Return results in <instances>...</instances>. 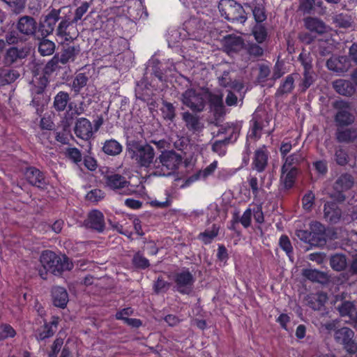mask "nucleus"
I'll use <instances>...</instances> for the list:
<instances>
[{
  "instance_id": "nucleus-13",
  "label": "nucleus",
  "mask_w": 357,
  "mask_h": 357,
  "mask_svg": "<svg viewBox=\"0 0 357 357\" xmlns=\"http://www.w3.org/2000/svg\"><path fill=\"white\" fill-rule=\"evenodd\" d=\"M270 120L269 116L266 112L255 113L251 120L250 137L259 139L263 131L267 134H271L272 130L266 129L269 126Z\"/></svg>"
},
{
  "instance_id": "nucleus-3",
  "label": "nucleus",
  "mask_w": 357,
  "mask_h": 357,
  "mask_svg": "<svg viewBox=\"0 0 357 357\" xmlns=\"http://www.w3.org/2000/svg\"><path fill=\"white\" fill-rule=\"evenodd\" d=\"M40 261L46 273L50 272L55 275L61 274L64 271L70 270L73 266L68 257L66 256L61 257L50 250H45L42 252Z\"/></svg>"
},
{
  "instance_id": "nucleus-28",
  "label": "nucleus",
  "mask_w": 357,
  "mask_h": 357,
  "mask_svg": "<svg viewBox=\"0 0 357 357\" xmlns=\"http://www.w3.org/2000/svg\"><path fill=\"white\" fill-rule=\"evenodd\" d=\"M333 86L337 93L346 96H352L356 90L354 84L345 79H337L333 82Z\"/></svg>"
},
{
  "instance_id": "nucleus-29",
  "label": "nucleus",
  "mask_w": 357,
  "mask_h": 357,
  "mask_svg": "<svg viewBox=\"0 0 357 357\" xmlns=\"http://www.w3.org/2000/svg\"><path fill=\"white\" fill-rule=\"evenodd\" d=\"M303 275L313 282L326 284L328 281V277L326 273L316 269H303Z\"/></svg>"
},
{
  "instance_id": "nucleus-42",
  "label": "nucleus",
  "mask_w": 357,
  "mask_h": 357,
  "mask_svg": "<svg viewBox=\"0 0 357 357\" xmlns=\"http://www.w3.org/2000/svg\"><path fill=\"white\" fill-rule=\"evenodd\" d=\"M61 61L59 58V54H54V56L45 64L43 68V73L45 75H50L53 73L63 68Z\"/></svg>"
},
{
  "instance_id": "nucleus-38",
  "label": "nucleus",
  "mask_w": 357,
  "mask_h": 357,
  "mask_svg": "<svg viewBox=\"0 0 357 357\" xmlns=\"http://www.w3.org/2000/svg\"><path fill=\"white\" fill-rule=\"evenodd\" d=\"M284 162L283 164V169H287V168H298V166L300 165L305 159L303 153L301 151H296L289 156H285Z\"/></svg>"
},
{
  "instance_id": "nucleus-11",
  "label": "nucleus",
  "mask_w": 357,
  "mask_h": 357,
  "mask_svg": "<svg viewBox=\"0 0 357 357\" xmlns=\"http://www.w3.org/2000/svg\"><path fill=\"white\" fill-rule=\"evenodd\" d=\"M354 333L348 327H343L335 331L334 337L337 342L342 344L350 354L357 352V343L354 340Z\"/></svg>"
},
{
  "instance_id": "nucleus-22",
  "label": "nucleus",
  "mask_w": 357,
  "mask_h": 357,
  "mask_svg": "<svg viewBox=\"0 0 357 357\" xmlns=\"http://www.w3.org/2000/svg\"><path fill=\"white\" fill-rule=\"evenodd\" d=\"M59 321L58 318L53 317V319L49 323H45L43 326L38 328L36 333V337L38 341L45 340L56 333Z\"/></svg>"
},
{
  "instance_id": "nucleus-64",
  "label": "nucleus",
  "mask_w": 357,
  "mask_h": 357,
  "mask_svg": "<svg viewBox=\"0 0 357 357\" xmlns=\"http://www.w3.org/2000/svg\"><path fill=\"white\" fill-rule=\"evenodd\" d=\"M209 101L212 106L216 110L221 109L223 107V98L222 94L210 93Z\"/></svg>"
},
{
  "instance_id": "nucleus-46",
  "label": "nucleus",
  "mask_w": 357,
  "mask_h": 357,
  "mask_svg": "<svg viewBox=\"0 0 357 357\" xmlns=\"http://www.w3.org/2000/svg\"><path fill=\"white\" fill-rule=\"evenodd\" d=\"M162 105L160 108L161 112L165 119L173 121L176 116V108L169 102L162 101Z\"/></svg>"
},
{
  "instance_id": "nucleus-54",
  "label": "nucleus",
  "mask_w": 357,
  "mask_h": 357,
  "mask_svg": "<svg viewBox=\"0 0 357 357\" xmlns=\"http://www.w3.org/2000/svg\"><path fill=\"white\" fill-rule=\"evenodd\" d=\"M334 158L337 165H346L349 162V155L346 150L339 146L335 149Z\"/></svg>"
},
{
  "instance_id": "nucleus-37",
  "label": "nucleus",
  "mask_w": 357,
  "mask_h": 357,
  "mask_svg": "<svg viewBox=\"0 0 357 357\" xmlns=\"http://www.w3.org/2000/svg\"><path fill=\"white\" fill-rule=\"evenodd\" d=\"M346 58L344 57H331L326 61V66L330 70L337 73H344L347 71L348 66L345 64Z\"/></svg>"
},
{
  "instance_id": "nucleus-40",
  "label": "nucleus",
  "mask_w": 357,
  "mask_h": 357,
  "mask_svg": "<svg viewBox=\"0 0 357 357\" xmlns=\"http://www.w3.org/2000/svg\"><path fill=\"white\" fill-rule=\"evenodd\" d=\"M357 137V132L354 129H337L336 139L340 143H349Z\"/></svg>"
},
{
  "instance_id": "nucleus-27",
  "label": "nucleus",
  "mask_w": 357,
  "mask_h": 357,
  "mask_svg": "<svg viewBox=\"0 0 357 357\" xmlns=\"http://www.w3.org/2000/svg\"><path fill=\"white\" fill-rule=\"evenodd\" d=\"M281 177L280 181L283 183L284 188L290 189L293 187L296 178L298 174V168H287L283 169V166L281 168Z\"/></svg>"
},
{
  "instance_id": "nucleus-47",
  "label": "nucleus",
  "mask_w": 357,
  "mask_h": 357,
  "mask_svg": "<svg viewBox=\"0 0 357 357\" xmlns=\"http://www.w3.org/2000/svg\"><path fill=\"white\" fill-rule=\"evenodd\" d=\"M88 80L89 79L84 73L77 74L72 82V90L78 94L81 89L86 85Z\"/></svg>"
},
{
  "instance_id": "nucleus-10",
  "label": "nucleus",
  "mask_w": 357,
  "mask_h": 357,
  "mask_svg": "<svg viewBox=\"0 0 357 357\" xmlns=\"http://www.w3.org/2000/svg\"><path fill=\"white\" fill-rule=\"evenodd\" d=\"M105 185L109 189L121 195H128L132 193L130 182L126 178L119 174L107 173L104 176Z\"/></svg>"
},
{
  "instance_id": "nucleus-50",
  "label": "nucleus",
  "mask_w": 357,
  "mask_h": 357,
  "mask_svg": "<svg viewBox=\"0 0 357 357\" xmlns=\"http://www.w3.org/2000/svg\"><path fill=\"white\" fill-rule=\"evenodd\" d=\"M303 78L300 84V86L301 87L302 91H305L314 83L315 80L314 70H303Z\"/></svg>"
},
{
  "instance_id": "nucleus-63",
  "label": "nucleus",
  "mask_w": 357,
  "mask_h": 357,
  "mask_svg": "<svg viewBox=\"0 0 357 357\" xmlns=\"http://www.w3.org/2000/svg\"><path fill=\"white\" fill-rule=\"evenodd\" d=\"M90 3L85 1L83 2L75 12L74 18L72 20V22L76 24L79 20L82 19V16L87 12Z\"/></svg>"
},
{
  "instance_id": "nucleus-7",
  "label": "nucleus",
  "mask_w": 357,
  "mask_h": 357,
  "mask_svg": "<svg viewBox=\"0 0 357 357\" xmlns=\"http://www.w3.org/2000/svg\"><path fill=\"white\" fill-rule=\"evenodd\" d=\"M61 9L51 8L47 13L42 15L38 23L39 35L47 37L56 31V25L61 20Z\"/></svg>"
},
{
  "instance_id": "nucleus-60",
  "label": "nucleus",
  "mask_w": 357,
  "mask_h": 357,
  "mask_svg": "<svg viewBox=\"0 0 357 357\" xmlns=\"http://www.w3.org/2000/svg\"><path fill=\"white\" fill-rule=\"evenodd\" d=\"M252 13L255 20H256L257 22L261 23L266 20V15L265 13V8L263 5H256L252 10Z\"/></svg>"
},
{
  "instance_id": "nucleus-32",
  "label": "nucleus",
  "mask_w": 357,
  "mask_h": 357,
  "mask_svg": "<svg viewBox=\"0 0 357 357\" xmlns=\"http://www.w3.org/2000/svg\"><path fill=\"white\" fill-rule=\"evenodd\" d=\"M20 77V73L14 69L0 67V86L14 82Z\"/></svg>"
},
{
  "instance_id": "nucleus-53",
  "label": "nucleus",
  "mask_w": 357,
  "mask_h": 357,
  "mask_svg": "<svg viewBox=\"0 0 357 357\" xmlns=\"http://www.w3.org/2000/svg\"><path fill=\"white\" fill-rule=\"evenodd\" d=\"M271 75V70L268 65L264 63L259 64V73L257 77V82L264 86Z\"/></svg>"
},
{
  "instance_id": "nucleus-17",
  "label": "nucleus",
  "mask_w": 357,
  "mask_h": 357,
  "mask_svg": "<svg viewBox=\"0 0 357 357\" xmlns=\"http://www.w3.org/2000/svg\"><path fill=\"white\" fill-rule=\"evenodd\" d=\"M29 53L27 47L18 48L16 47H11L8 48L3 57V62L6 66H12L19 60L24 59Z\"/></svg>"
},
{
  "instance_id": "nucleus-56",
  "label": "nucleus",
  "mask_w": 357,
  "mask_h": 357,
  "mask_svg": "<svg viewBox=\"0 0 357 357\" xmlns=\"http://www.w3.org/2000/svg\"><path fill=\"white\" fill-rule=\"evenodd\" d=\"M245 50L250 56L254 58L261 56L264 54V49L254 43H248L245 46Z\"/></svg>"
},
{
  "instance_id": "nucleus-61",
  "label": "nucleus",
  "mask_w": 357,
  "mask_h": 357,
  "mask_svg": "<svg viewBox=\"0 0 357 357\" xmlns=\"http://www.w3.org/2000/svg\"><path fill=\"white\" fill-rule=\"evenodd\" d=\"M170 287V283L165 281L162 277H158L153 285L154 291L156 294L167 291Z\"/></svg>"
},
{
  "instance_id": "nucleus-48",
  "label": "nucleus",
  "mask_w": 357,
  "mask_h": 357,
  "mask_svg": "<svg viewBox=\"0 0 357 357\" xmlns=\"http://www.w3.org/2000/svg\"><path fill=\"white\" fill-rule=\"evenodd\" d=\"M231 142V137H225L222 140H216L212 144L211 149L219 155L223 156L227 152V146Z\"/></svg>"
},
{
  "instance_id": "nucleus-19",
  "label": "nucleus",
  "mask_w": 357,
  "mask_h": 357,
  "mask_svg": "<svg viewBox=\"0 0 357 357\" xmlns=\"http://www.w3.org/2000/svg\"><path fill=\"white\" fill-rule=\"evenodd\" d=\"M86 105L84 101L79 102L78 104L70 102L68 104V110L66 112L63 118V123L69 126L72 124L73 120L77 116L82 115L85 112Z\"/></svg>"
},
{
  "instance_id": "nucleus-18",
  "label": "nucleus",
  "mask_w": 357,
  "mask_h": 357,
  "mask_svg": "<svg viewBox=\"0 0 357 357\" xmlns=\"http://www.w3.org/2000/svg\"><path fill=\"white\" fill-rule=\"evenodd\" d=\"M63 47L61 51L59 54V58L61 61L62 65H66L68 63L74 62L77 59V56L80 52L79 45H70L68 44L65 45L64 42H62Z\"/></svg>"
},
{
  "instance_id": "nucleus-25",
  "label": "nucleus",
  "mask_w": 357,
  "mask_h": 357,
  "mask_svg": "<svg viewBox=\"0 0 357 357\" xmlns=\"http://www.w3.org/2000/svg\"><path fill=\"white\" fill-rule=\"evenodd\" d=\"M52 296L55 306L64 308L68 302V294L66 289L61 287L52 288Z\"/></svg>"
},
{
  "instance_id": "nucleus-14",
  "label": "nucleus",
  "mask_w": 357,
  "mask_h": 357,
  "mask_svg": "<svg viewBox=\"0 0 357 357\" xmlns=\"http://www.w3.org/2000/svg\"><path fill=\"white\" fill-rule=\"evenodd\" d=\"M24 175L29 184L38 188L44 189L48 183L44 173L34 167H27Z\"/></svg>"
},
{
  "instance_id": "nucleus-52",
  "label": "nucleus",
  "mask_w": 357,
  "mask_h": 357,
  "mask_svg": "<svg viewBox=\"0 0 357 357\" xmlns=\"http://www.w3.org/2000/svg\"><path fill=\"white\" fill-rule=\"evenodd\" d=\"M5 40L6 43L8 45H17L20 43L26 41V38H24L17 31L15 30L8 31L5 35Z\"/></svg>"
},
{
  "instance_id": "nucleus-39",
  "label": "nucleus",
  "mask_w": 357,
  "mask_h": 357,
  "mask_svg": "<svg viewBox=\"0 0 357 357\" xmlns=\"http://www.w3.org/2000/svg\"><path fill=\"white\" fill-rule=\"evenodd\" d=\"M218 162L213 161L212 163H211L208 166H207L206 168H204L202 170H199L195 174L190 176L188 181L190 182H194L195 181L199 180V179H206L209 176L212 175L213 172H215V169L217 168Z\"/></svg>"
},
{
  "instance_id": "nucleus-36",
  "label": "nucleus",
  "mask_w": 357,
  "mask_h": 357,
  "mask_svg": "<svg viewBox=\"0 0 357 357\" xmlns=\"http://www.w3.org/2000/svg\"><path fill=\"white\" fill-rule=\"evenodd\" d=\"M294 76L297 77L298 74H291L286 77L285 79L280 84L276 91L275 95L277 96H282L284 94L291 93L294 89Z\"/></svg>"
},
{
  "instance_id": "nucleus-45",
  "label": "nucleus",
  "mask_w": 357,
  "mask_h": 357,
  "mask_svg": "<svg viewBox=\"0 0 357 357\" xmlns=\"http://www.w3.org/2000/svg\"><path fill=\"white\" fill-rule=\"evenodd\" d=\"M220 227L217 225H213L211 229H207L199 235V238L204 242V244H209L213 239L215 238L219 233Z\"/></svg>"
},
{
  "instance_id": "nucleus-16",
  "label": "nucleus",
  "mask_w": 357,
  "mask_h": 357,
  "mask_svg": "<svg viewBox=\"0 0 357 357\" xmlns=\"http://www.w3.org/2000/svg\"><path fill=\"white\" fill-rule=\"evenodd\" d=\"M268 151L265 146L259 148L255 151L252 167L257 172H263L268 165Z\"/></svg>"
},
{
  "instance_id": "nucleus-49",
  "label": "nucleus",
  "mask_w": 357,
  "mask_h": 357,
  "mask_svg": "<svg viewBox=\"0 0 357 357\" xmlns=\"http://www.w3.org/2000/svg\"><path fill=\"white\" fill-rule=\"evenodd\" d=\"M298 61L301 63L303 68V70L313 69V58L310 52L303 50L298 56Z\"/></svg>"
},
{
  "instance_id": "nucleus-24",
  "label": "nucleus",
  "mask_w": 357,
  "mask_h": 357,
  "mask_svg": "<svg viewBox=\"0 0 357 357\" xmlns=\"http://www.w3.org/2000/svg\"><path fill=\"white\" fill-rule=\"evenodd\" d=\"M342 215V211L336 203L327 202L324 206V218L331 223L337 222Z\"/></svg>"
},
{
  "instance_id": "nucleus-57",
  "label": "nucleus",
  "mask_w": 357,
  "mask_h": 357,
  "mask_svg": "<svg viewBox=\"0 0 357 357\" xmlns=\"http://www.w3.org/2000/svg\"><path fill=\"white\" fill-rule=\"evenodd\" d=\"M66 156L75 164L82 161V157L79 150L75 147L67 148L66 150Z\"/></svg>"
},
{
  "instance_id": "nucleus-26",
  "label": "nucleus",
  "mask_w": 357,
  "mask_h": 357,
  "mask_svg": "<svg viewBox=\"0 0 357 357\" xmlns=\"http://www.w3.org/2000/svg\"><path fill=\"white\" fill-rule=\"evenodd\" d=\"M304 24L307 29L319 35L326 32V26L321 20L308 17L304 19Z\"/></svg>"
},
{
  "instance_id": "nucleus-51",
  "label": "nucleus",
  "mask_w": 357,
  "mask_h": 357,
  "mask_svg": "<svg viewBox=\"0 0 357 357\" xmlns=\"http://www.w3.org/2000/svg\"><path fill=\"white\" fill-rule=\"evenodd\" d=\"M132 263L135 267L139 269H146L150 266L149 259L144 257L140 252L134 255Z\"/></svg>"
},
{
  "instance_id": "nucleus-33",
  "label": "nucleus",
  "mask_w": 357,
  "mask_h": 357,
  "mask_svg": "<svg viewBox=\"0 0 357 357\" xmlns=\"http://www.w3.org/2000/svg\"><path fill=\"white\" fill-rule=\"evenodd\" d=\"M70 95L66 91H61L54 98L53 107L58 112H63L68 107Z\"/></svg>"
},
{
  "instance_id": "nucleus-35",
  "label": "nucleus",
  "mask_w": 357,
  "mask_h": 357,
  "mask_svg": "<svg viewBox=\"0 0 357 357\" xmlns=\"http://www.w3.org/2000/svg\"><path fill=\"white\" fill-rule=\"evenodd\" d=\"M243 40L240 36H228L225 38L224 45L228 52H238L243 48Z\"/></svg>"
},
{
  "instance_id": "nucleus-41",
  "label": "nucleus",
  "mask_w": 357,
  "mask_h": 357,
  "mask_svg": "<svg viewBox=\"0 0 357 357\" xmlns=\"http://www.w3.org/2000/svg\"><path fill=\"white\" fill-rule=\"evenodd\" d=\"M331 268L336 271H341L346 268L347 260L346 256L342 254H336L331 256L330 259Z\"/></svg>"
},
{
  "instance_id": "nucleus-34",
  "label": "nucleus",
  "mask_w": 357,
  "mask_h": 357,
  "mask_svg": "<svg viewBox=\"0 0 357 357\" xmlns=\"http://www.w3.org/2000/svg\"><path fill=\"white\" fill-rule=\"evenodd\" d=\"M102 150L106 155L116 156L122 152L123 146L116 139H111L104 142Z\"/></svg>"
},
{
  "instance_id": "nucleus-55",
  "label": "nucleus",
  "mask_w": 357,
  "mask_h": 357,
  "mask_svg": "<svg viewBox=\"0 0 357 357\" xmlns=\"http://www.w3.org/2000/svg\"><path fill=\"white\" fill-rule=\"evenodd\" d=\"M252 33L255 40L259 43H263L267 37V31L263 24H258L255 25L252 30Z\"/></svg>"
},
{
  "instance_id": "nucleus-31",
  "label": "nucleus",
  "mask_w": 357,
  "mask_h": 357,
  "mask_svg": "<svg viewBox=\"0 0 357 357\" xmlns=\"http://www.w3.org/2000/svg\"><path fill=\"white\" fill-rule=\"evenodd\" d=\"M36 39L39 40L38 51L41 56H50L54 52L56 45L53 41L43 36H39Z\"/></svg>"
},
{
  "instance_id": "nucleus-62",
  "label": "nucleus",
  "mask_w": 357,
  "mask_h": 357,
  "mask_svg": "<svg viewBox=\"0 0 357 357\" xmlns=\"http://www.w3.org/2000/svg\"><path fill=\"white\" fill-rule=\"evenodd\" d=\"M16 333L14 328L8 324L0 325V339L4 340L8 337H13Z\"/></svg>"
},
{
  "instance_id": "nucleus-15",
  "label": "nucleus",
  "mask_w": 357,
  "mask_h": 357,
  "mask_svg": "<svg viewBox=\"0 0 357 357\" xmlns=\"http://www.w3.org/2000/svg\"><path fill=\"white\" fill-rule=\"evenodd\" d=\"M86 227L99 233L102 232L105 228V217L102 213L98 210L91 211L86 220Z\"/></svg>"
},
{
  "instance_id": "nucleus-44",
  "label": "nucleus",
  "mask_w": 357,
  "mask_h": 357,
  "mask_svg": "<svg viewBox=\"0 0 357 357\" xmlns=\"http://www.w3.org/2000/svg\"><path fill=\"white\" fill-rule=\"evenodd\" d=\"M240 129L239 128L234 124H227L224 126H221L217 132L216 135L218 136L222 134H229V136L228 137H231V142L236 141L238 135H239Z\"/></svg>"
},
{
  "instance_id": "nucleus-6",
  "label": "nucleus",
  "mask_w": 357,
  "mask_h": 357,
  "mask_svg": "<svg viewBox=\"0 0 357 357\" xmlns=\"http://www.w3.org/2000/svg\"><path fill=\"white\" fill-rule=\"evenodd\" d=\"M181 100L193 112H202L206 106V95L200 90L187 89L182 93Z\"/></svg>"
},
{
  "instance_id": "nucleus-1",
  "label": "nucleus",
  "mask_w": 357,
  "mask_h": 357,
  "mask_svg": "<svg viewBox=\"0 0 357 357\" xmlns=\"http://www.w3.org/2000/svg\"><path fill=\"white\" fill-rule=\"evenodd\" d=\"M126 151L128 157L139 168L151 170L155 160L153 147L149 144L131 137L126 140Z\"/></svg>"
},
{
  "instance_id": "nucleus-4",
  "label": "nucleus",
  "mask_w": 357,
  "mask_h": 357,
  "mask_svg": "<svg viewBox=\"0 0 357 357\" xmlns=\"http://www.w3.org/2000/svg\"><path fill=\"white\" fill-rule=\"evenodd\" d=\"M169 278L174 284V291L183 295H189L192 292L195 279L188 268H183L172 273Z\"/></svg>"
},
{
  "instance_id": "nucleus-12",
  "label": "nucleus",
  "mask_w": 357,
  "mask_h": 357,
  "mask_svg": "<svg viewBox=\"0 0 357 357\" xmlns=\"http://www.w3.org/2000/svg\"><path fill=\"white\" fill-rule=\"evenodd\" d=\"M354 183V180L351 174L348 173L341 174L337 177L333 185V188L335 192L331 194V197L335 199L339 202L344 201L345 196L342 192L351 188Z\"/></svg>"
},
{
  "instance_id": "nucleus-30",
  "label": "nucleus",
  "mask_w": 357,
  "mask_h": 357,
  "mask_svg": "<svg viewBox=\"0 0 357 357\" xmlns=\"http://www.w3.org/2000/svg\"><path fill=\"white\" fill-rule=\"evenodd\" d=\"M229 70H225L218 77L219 85L225 88H231L237 91H240L243 88L241 83L236 80L232 81Z\"/></svg>"
},
{
  "instance_id": "nucleus-58",
  "label": "nucleus",
  "mask_w": 357,
  "mask_h": 357,
  "mask_svg": "<svg viewBox=\"0 0 357 357\" xmlns=\"http://www.w3.org/2000/svg\"><path fill=\"white\" fill-rule=\"evenodd\" d=\"M325 231L311 233V245L312 246H323L326 244Z\"/></svg>"
},
{
  "instance_id": "nucleus-43",
  "label": "nucleus",
  "mask_w": 357,
  "mask_h": 357,
  "mask_svg": "<svg viewBox=\"0 0 357 357\" xmlns=\"http://www.w3.org/2000/svg\"><path fill=\"white\" fill-rule=\"evenodd\" d=\"M153 93L143 82L138 83L135 88V96L137 99L147 102L151 99Z\"/></svg>"
},
{
  "instance_id": "nucleus-23",
  "label": "nucleus",
  "mask_w": 357,
  "mask_h": 357,
  "mask_svg": "<svg viewBox=\"0 0 357 357\" xmlns=\"http://www.w3.org/2000/svg\"><path fill=\"white\" fill-rule=\"evenodd\" d=\"M73 24L72 20L70 21L69 19L66 17H61V21L59 22L58 26L56 29V35L59 38H61L63 40V42H72L75 38V36H73L70 31H68L69 26Z\"/></svg>"
},
{
  "instance_id": "nucleus-5",
  "label": "nucleus",
  "mask_w": 357,
  "mask_h": 357,
  "mask_svg": "<svg viewBox=\"0 0 357 357\" xmlns=\"http://www.w3.org/2000/svg\"><path fill=\"white\" fill-rule=\"evenodd\" d=\"M218 9L221 15L229 21L243 23L247 19L243 6L234 0H220Z\"/></svg>"
},
{
  "instance_id": "nucleus-59",
  "label": "nucleus",
  "mask_w": 357,
  "mask_h": 357,
  "mask_svg": "<svg viewBox=\"0 0 357 357\" xmlns=\"http://www.w3.org/2000/svg\"><path fill=\"white\" fill-rule=\"evenodd\" d=\"M43 91L44 88L40 87L36 89L33 92V96L31 101V105L36 107V110H39V107L43 105Z\"/></svg>"
},
{
  "instance_id": "nucleus-20",
  "label": "nucleus",
  "mask_w": 357,
  "mask_h": 357,
  "mask_svg": "<svg viewBox=\"0 0 357 357\" xmlns=\"http://www.w3.org/2000/svg\"><path fill=\"white\" fill-rule=\"evenodd\" d=\"M75 133L79 138L89 139L93 135L92 125L89 120L86 118L77 119L75 127Z\"/></svg>"
},
{
  "instance_id": "nucleus-2",
  "label": "nucleus",
  "mask_w": 357,
  "mask_h": 357,
  "mask_svg": "<svg viewBox=\"0 0 357 357\" xmlns=\"http://www.w3.org/2000/svg\"><path fill=\"white\" fill-rule=\"evenodd\" d=\"M181 162V156L174 151H162L155 158L151 174L157 176H170L178 168Z\"/></svg>"
},
{
  "instance_id": "nucleus-21",
  "label": "nucleus",
  "mask_w": 357,
  "mask_h": 357,
  "mask_svg": "<svg viewBox=\"0 0 357 357\" xmlns=\"http://www.w3.org/2000/svg\"><path fill=\"white\" fill-rule=\"evenodd\" d=\"M181 117L189 131L197 132L202 130L204 124L199 116L187 111L181 114Z\"/></svg>"
},
{
  "instance_id": "nucleus-9",
  "label": "nucleus",
  "mask_w": 357,
  "mask_h": 357,
  "mask_svg": "<svg viewBox=\"0 0 357 357\" xmlns=\"http://www.w3.org/2000/svg\"><path fill=\"white\" fill-rule=\"evenodd\" d=\"M333 106L336 110L335 122L337 126H346L354 122L355 117L351 112L349 102L344 100H336Z\"/></svg>"
},
{
  "instance_id": "nucleus-8",
  "label": "nucleus",
  "mask_w": 357,
  "mask_h": 357,
  "mask_svg": "<svg viewBox=\"0 0 357 357\" xmlns=\"http://www.w3.org/2000/svg\"><path fill=\"white\" fill-rule=\"evenodd\" d=\"M17 31L26 38H36L39 35L38 23L36 20L30 15H23L19 17L16 23Z\"/></svg>"
}]
</instances>
